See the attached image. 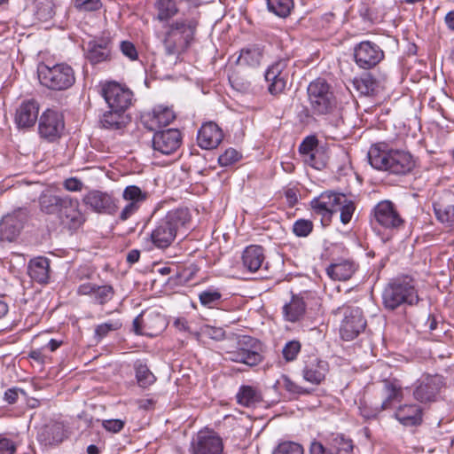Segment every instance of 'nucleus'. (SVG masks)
Instances as JSON below:
<instances>
[{"instance_id": "obj_52", "label": "nucleus", "mask_w": 454, "mask_h": 454, "mask_svg": "<svg viewBox=\"0 0 454 454\" xmlns=\"http://www.w3.org/2000/svg\"><path fill=\"white\" fill-rule=\"evenodd\" d=\"M301 345L298 340H290L283 348L282 354L286 362L296 359L301 351Z\"/></svg>"}, {"instance_id": "obj_42", "label": "nucleus", "mask_w": 454, "mask_h": 454, "mask_svg": "<svg viewBox=\"0 0 454 454\" xmlns=\"http://www.w3.org/2000/svg\"><path fill=\"white\" fill-rule=\"evenodd\" d=\"M134 368L136 372V379L140 387H147L155 382V376L145 364L141 361H137Z\"/></svg>"}, {"instance_id": "obj_8", "label": "nucleus", "mask_w": 454, "mask_h": 454, "mask_svg": "<svg viewBox=\"0 0 454 454\" xmlns=\"http://www.w3.org/2000/svg\"><path fill=\"white\" fill-rule=\"evenodd\" d=\"M333 314L343 317L340 325V334L344 340L349 341L356 339L366 327V319L359 307L342 305L334 309Z\"/></svg>"}, {"instance_id": "obj_27", "label": "nucleus", "mask_w": 454, "mask_h": 454, "mask_svg": "<svg viewBox=\"0 0 454 454\" xmlns=\"http://www.w3.org/2000/svg\"><path fill=\"white\" fill-rule=\"evenodd\" d=\"M77 294L89 295L97 304L104 305L114 298L115 292L111 285L98 286L92 283H84L78 286Z\"/></svg>"}, {"instance_id": "obj_20", "label": "nucleus", "mask_w": 454, "mask_h": 454, "mask_svg": "<svg viewBox=\"0 0 454 454\" xmlns=\"http://www.w3.org/2000/svg\"><path fill=\"white\" fill-rule=\"evenodd\" d=\"M287 59H278L270 65L265 72V80L268 82V90L272 95L284 91L287 82L286 68Z\"/></svg>"}, {"instance_id": "obj_58", "label": "nucleus", "mask_w": 454, "mask_h": 454, "mask_svg": "<svg viewBox=\"0 0 454 454\" xmlns=\"http://www.w3.org/2000/svg\"><path fill=\"white\" fill-rule=\"evenodd\" d=\"M120 49L121 53L130 60H136L138 57L137 51L134 43L129 41H122L121 43Z\"/></svg>"}, {"instance_id": "obj_33", "label": "nucleus", "mask_w": 454, "mask_h": 454, "mask_svg": "<svg viewBox=\"0 0 454 454\" xmlns=\"http://www.w3.org/2000/svg\"><path fill=\"white\" fill-rule=\"evenodd\" d=\"M28 275L40 284H46L50 278V261L46 257L38 256L28 262Z\"/></svg>"}, {"instance_id": "obj_37", "label": "nucleus", "mask_w": 454, "mask_h": 454, "mask_svg": "<svg viewBox=\"0 0 454 454\" xmlns=\"http://www.w3.org/2000/svg\"><path fill=\"white\" fill-rule=\"evenodd\" d=\"M64 201V196H59L51 192H43L39 197V206L42 212L58 215Z\"/></svg>"}, {"instance_id": "obj_35", "label": "nucleus", "mask_w": 454, "mask_h": 454, "mask_svg": "<svg viewBox=\"0 0 454 454\" xmlns=\"http://www.w3.org/2000/svg\"><path fill=\"white\" fill-rule=\"evenodd\" d=\"M237 402L245 407L254 408L262 403L260 389L253 386H241L236 395Z\"/></svg>"}, {"instance_id": "obj_28", "label": "nucleus", "mask_w": 454, "mask_h": 454, "mask_svg": "<svg viewBox=\"0 0 454 454\" xmlns=\"http://www.w3.org/2000/svg\"><path fill=\"white\" fill-rule=\"evenodd\" d=\"M436 218L448 226L454 224V195L447 193L434 202Z\"/></svg>"}, {"instance_id": "obj_30", "label": "nucleus", "mask_w": 454, "mask_h": 454, "mask_svg": "<svg viewBox=\"0 0 454 454\" xmlns=\"http://www.w3.org/2000/svg\"><path fill=\"white\" fill-rule=\"evenodd\" d=\"M65 438L64 426L61 423H52L44 426L37 434V440L44 446L57 445Z\"/></svg>"}, {"instance_id": "obj_36", "label": "nucleus", "mask_w": 454, "mask_h": 454, "mask_svg": "<svg viewBox=\"0 0 454 454\" xmlns=\"http://www.w3.org/2000/svg\"><path fill=\"white\" fill-rule=\"evenodd\" d=\"M383 392L385 400L380 404V410L390 408L392 402H401L403 399L402 386L396 380H385L383 381Z\"/></svg>"}, {"instance_id": "obj_60", "label": "nucleus", "mask_w": 454, "mask_h": 454, "mask_svg": "<svg viewBox=\"0 0 454 454\" xmlns=\"http://www.w3.org/2000/svg\"><path fill=\"white\" fill-rule=\"evenodd\" d=\"M63 187L68 192H81L83 183L77 177H69L63 182Z\"/></svg>"}, {"instance_id": "obj_9", "label": "nucleus", "mask_w": 454, "mask_h": 454, "mask_svg": "<svg viewBox=\"0 0 454 454\" xmlns=\"http://www.w3.org/2000/svg\"><path fill=\"white\" fill-rule=\"evenodd\" d=\"M101 94L110 109L125 112L133 102L134 94L126 86L116 82H108L103 85Z\"/></svg>"}, {"instance_id": "obj_49", "label": "nucleus", "mask_w": 454, "mask_h": 454, "mask_svg": "<svg viewBox=\"0 0 454 454\" xmlns=\"http://www.w3.org/2000/svg\"><path fill=\"white\" fill-rule=\"evenodd\" d=\"M303 447L295 442H280L274 450L273 454H303Z\"/></svg>"}, {"instance_id": "obj_5", "label": "nucleus", "mask_w": 454, "mask_h": 454, "mask_svg": "<svg viewBox=\"0 0 454 454\" xmlns=\"http://www.w3.org/2000/svg\"><path fill=\"white\" fill-rule=\"evenodd\" d=\"M226 360L254 367L263 360L262 345L257 339L243 335L239 338L237 346L226 352Z\"/></svg>"}, {"instance_id": "obj_34", "label": "nucleus", "mask_w": 454, "mask_h": 454, "mask_svg": "<svg viewBox=\"0 0 454 454\" xmlns=\"http://www.w3.org/2000/svg\"><path fill=\"white\" fill-rule=\"evenodd\" d=\"M356 270V266L353 261L341 260L338 262L330 264L326 268L327 275L333 280H348Z\"/></svg>"}, {"instance_id": "obj_17", "label": "nucleus", "mask_w": 454, "mask_h": 454, "mask_svg": "<svg viewBox=\"0 0 454 454\" xmlns=\"http://www.w3.org/2000/svg\"><path fill=\"white\" fill-rule=\"evenodd\" d=\"M182 143V136L176 129H168L153 134L152 144L155 152L164 155L175 153Z\"/></svg>"}, {"instance_id": "obj_31", "label": "nucleus", "mask_w": 454, "mask_h": 454, "mask_svg": "<svg viewBox=\"0 0 454 454\" xmlns=\"http://www.w3.org/2000/svg\"><path fill=\"white\" fill-rule=\"evenodd\" d=\"M264 259L263 248L257 245L247 247L241 257L243 267L250 272H256L262 267Z\"/></svg>"}, {"instance_id": "obj_46", "label": "nucleus", "mask_w": 454, "mask_h": 454, "mask_svg": "<svg viewBox=\"0 0 454 454\" xmlns=\"http://www.w3.org/2000/svg\"><path fill=\"white\" fill-rule=\"evenodd\" d=\"M157 9V18L160 21L168 20L178 12V9L174 0H159Z\"/></svg>"}, {"instance_id": "obj_24", "label": "nucleus", "mask_w": 454, "mask_h": 454, "mask_svg": "<svg viewBox=\"0 0 454 454\" xmlns=\"http://www.w3.org/2000/svg\"><path fill=\"white\" fill-rule=\"evenodd\" d=\"M39 114V104L35 99L23 100L16 108L14 121L19 129L33 127Z\"/></svg>"}, {"instance_id": "obj_56", "label": "nucleus", "mask_w": 454, "mask_h": 454, "mask_svg": "<svg viewBox=\"0 0 454 454\" xmlns=\"http://www.w3.org/2000/svg\"><path fill=\"white\" fill-rule=\"evenodd\" d=\"M74 6L79 11L94 12L101 8L100 0H75Z\"/></svg>"}, {"instance_id": "obj_44", "label": "nucleus", "mask_w": 454, "mask_h": 454, "mask_svg": "<svg viewBox=\"0 0 454 454\" xmlns=\"http://www.w3.org/2000/svg\"><path fill=\"white\" fill-rule=\"evenodd\" d=\"M268 10L280 18L290 15L294 9V0H266Z\"/></svg>"}, {"instance_id": "obj_39", "label": "nucleus", "mask_w": 454, "mask_h": 454, "mask_svg": "<svg viewBox=\"0 0 454 454\" xmlns=\"http://www.w3.org/2000/svg\"><path fill=\"white\" fill-rule=\"evenodd\" d=\"M125 112H117L114 109L106 112L101 119L102 127L112 130H121L126 125Z\"/></svg>"}, {"instance_id": "obj_7", "label": "nucleus", "mask_w": 454, "mask_h": 454, "mask_svg": "<svg viewBox=\"0 0 454 454\" xmlns=\"http://www.w3.org/2000/svg\"><path fill=\"white\" fill-rule=\"evenodd\" d=\"M308 96L315 114H329L336 107V98L329 83L323 78H317L308 86Z\"/></svg>"}, {"instance_id": "obj_26", "label": "nucleus", "mask_w": 454, "mask_h": 454, "mask_svg": "<svg viewBox=\"0 0 454 454\" xmlns=\"http://www.w3.org/2000/svg\"><path fill=\"white\" fill-rule=\"evenodd\" d=\"M223 137L222 129L215 122L204 123L198 131L197 141L200 148L211 150L216 148Z\"/></svg>"}, {"instance_id": "obj_48", "label": "nucleus", "mask_w": 454, "mask_h": 454, "mask_svg": "<svg viewBox=\"0 0 454 454\" xmlns=\"http://www.w3.org/2000/svg\"><path fill=\"white\" fill-rule=\"evenodd\" d=\"M340 206L338 211H340V222L343 224L348 223L353 216V214L356 210L355 203L348 200L346 195L344 194V200H340Z\"/></svg>"}, {"instance_id": "obj_14", "label": "nucleus", "mask_w": 454, "mask_h": 454, "mask_svg": "<svg viewBox=\"0 0 454 454\" xmlns=\"http://www.w3.org/2000/svg\"><path fill=\"white\" fill-rule=\"evenodd\" d=\"M354 58L359 67L370 69L383 59L384 51L378 44L370 41H364L354 48Z\"/></svg>"}, {"instance_id": "obj_6", "label": "nucleus", "mask_w": 454, "mask_h": 454, "mask_svg": "<svg viewBox=\"0 0 454 454\" xmlns=\"http://www.w3.org/2000/svg\"><path fill=\"white\" fill-rule=\"evenodd\" d=\"M38 78L43 86L54 90H67L75 82L73 68L65 63L52 67L41 64L38 67Z\"/></svg>"}, {"instance_id": "obj_1", "label": "nucleus", "mask_w": 454, "mask_h": 454, "mask_svg": "<svg viewBox=\"0 0 454 454\" xmlns=\"http://www.w3.org/2000/svg\"><path fill=\"white\" fill-rule=\"evenodd\" d=\"M371 166L378 170L387 171L397 176L409 174L415 167L412 155L403 150H381L372 145L368 152Z\"/></svg>"}, {"instance_id": "obj_61", "label": "nucleus", "mask_w": 454, "mask_h": 454, "mask_svg": "<svg viewBox=\"0 0 454 454\" xmlns=\"http://www.w3.org/2000/svg\"><path fill=\"white\" fill-rule=\"evenodd\" d=\"M103 427L111 433H119L124 427V421L121 419H107L104 420Z\"/></svg>"}, {"instance_id": "obj_43", "label": "nucleus", "mask_w": 454, "mask_h": 454, "mask_svg": "<svg viewBox=\"0 0 454 454\" xmlns=\"http://www.w3.org/2000/svg\"><path fill=\"white\" fill-rule=\"evenodd\" d=\"M328 159L327 150L325 147L320 146L319 149L305 157L303 160L311 168L321 170L326 167Z\"/></svg>"}, {"instance_id": "obj_22", "label": "nucleus", "mask_w": 454, "mask_h": 454, "mask_svg": "<svg viewBox=\"0 0 454 454\" xmlns=\"http://www.w3.org/2000/svg\"><path fill=\"white\" fill-rule=\"evenodd\" d=\"M63 129L64 121L59 113L51 109L43 113L38 126L41 137L53 141L59 137Z\"/></svg>"}, {"instance_id": "obj_11", "label": "nucleus", "mask_w": 454, "mask_h": 454, "mask_svg": "<svg viewBox=\"0 0 454 454\" xmlns=\"http://www.w3.org/2000/svg\"><path fill=\"white\" fill-rule=\"evenodd\" d=\"M372 217L380 226L387 230L398 231L404 224L395 205L390 200L380 201L372 210Z\"/></svg>"}, {"instance_id": "obj_54", "label": "nucleus", "mask_w": 454, "mask_h": 454, "mask_svg": "<svg viewBox=\"0 0 454 454\" xmlns=\"http://www.w3.org/2000/svg\"><path fill=\"white\" fill-rule=\"evenodd\" d=\"M281 380L283 387L290 394L301 395H309L310 393L308 389L299 386L286 375H283Z\"/></svg>"}, {"instance_id": "obj_19", "label": "nucleus", "mask_w": 454, "mask_h": 454, "mask_svg": "<svg viewBox=\"0 0 454 454\" xmlns=\"http://www.w3.org/2000/svg\"><path fill=\"white\" fill-rule=\"evenodd\" d=\"M113 43L108 36L94 38L87 43L85 58L91 65L106 62L111 59Z\"/></svg>"}, {"instance_id": "obj_12", "label": "nucleus", "mask_w": 454, "mask_h": 454, "mask_svg": "<svg viewBox=\"0 0 454 454\" xmlns=\"http://www.w3.org/2000/svg\"><path fill=\"white\" fill-rule=\"evenodd\" d=\"M167 326L164 316L159 312H144L133 321V328L136 333L150 337L158 336Z\"/></svg>"}, {"instance_id": "obj_2", "label": "nucleus", "mask_w": 454, "mask_h": 454, "mask_svg": "<svg viewBox=\"0 0 454 454\" xmlns=\"http://www.w3.org/2000/svg\"><path fill=\"white\" fill-rule=\"evenodd\" d=\"M419 301L416 281L409 276L391 279L382 292V304L390 311L403 306L417 305Z\"/></svg>"}, {"instance_id": "obj_59", "label": "nucleus", "mask_w": 454, "mask_h": 454, "mask_svg": "<svg viewBox=\"0 0 454 454\" xmlns=\"http://www.w3.org/2000/svg\"><path fill=\"white\" fill-rule=\"evenodd\" d=\"M140 207L136 203L127 202L120 213L119 219L122 222L128 220L138 211Z\"/></svg>"}, {"instance_id": "obj_63", "label": "nucleus", "mask_w": 454, "mask_h": 454, "mask_svg": "<svg viewBox=\"0 0 454 454\" xmlns=\"http://www.w3.org/2000/svg\"><path fill=\"white\" fill-rule=\"evenodd\" d=\"M310 454H333L331 448H325L319 442H313L310 445Z\"/></svg>"}, {"instance_id": "obj_23", "label": "nucleus", "mask_w": 454, "mask_h": 454, "mask_svg": "<svg viewBox=\"0 0 454 454\" xmlns=\"http://www.w3.org/2000/svg\"><path fill=\"white\" fill-rule=\"evenodd\" d=\"M82 201L91 210L99 214L114 215L117 209L114 199L109 193L98 190L89 192Z\"/></svg>"}, {"instance_id": "obj_18", "label": "nucleus", "mask_w": 454, "mask_h": 454, "mask_svg": "<svg viewBox=\"0 0 454 454\" xmlns=\"http://www.w3.org/2000/svg\"><path fill=\"white\" fill-rule=\"evenodd\" d=\"M303 379L311 384L319 385L325 380L329 372V364L325 360L316 355H309L303 358Z\"/></svg>"}, {"instance_id": "obj_50", "label": "nucleus", "mask_w": 454, "mask_h": 454, "mask_svg": "<svg viewBox=\"0 0 454 454\" xmlns=\"http://www.w3.org/2000/svg\"><path fill=\"white\" fill-rule=\"evenodd\" d=\"M313 231V223L307 219H298L293 224V232L297 237H308Z\"/></svg>"}, {"instance_id": "obj_41", "label": "nucleus", "mask_w": 454, "mask_h": 454, "mask_svg": "<svg viewBox=\"0 0 454 454\" xmlns=\"http://www.w3.org/2000/svg\"><path fill=\"white\" fill-rule=\"evenodd\" d=\"M262 58V50L257 46H251L240 51L237 61L240 64L254 67L260 65Z\"/></svg>"}, {"instance_id": "obj_13", "label": "nucleus", "mask_w": 454, "mask_h": 454, "mask_svg": "<svg viewBox=\"0 0 454 454\" xmlns=\"http://www.w3.org/2000/svg\"><path fill=\"white\" fill-rule=\"evenodd\" d=\"M59 223L69 230H77L85 222L77 199L64 196V201L57 215Z\"/></svg>"}, {"instance_id": "obj_10", "label": "nucleus", "mask_w": 454, "mask_h": 454, "mask_svg": "<svg viewBox=\"0 0 454 454\" xmlns=\"http://www.w3.org/2000/svg\"><path fill=\"white\" fill-rule=\"evenodd\" d=\"M189 451L191 454H222L223 442L213 430H200L192 437Z\"/></svg>"}, {"instance_id": "obj_47", "label": "nucleus", "mask_w": 454, "mask_h": 454, "mask_svg": "<svg viewBox=\"0 0 454 454\" xmlns=\"http://www.w3.org/2000/svg\"><path fill=\"white\" fill-rule=\"evenodd\" d=\"M200 303L207 308H215L219 305L222 294L217 290L207 289L199 294Z\"/></svg>"}, {"instance_id": "obj_16", "label": "nucleus", "mask_w": 454, "mask_h": 454, "mask_svg": "<svg viewBox=\"0 0 454 454\" xmlns=\"http://www.w3.org/2000/svg\"><path fill=\"white\" fill-rule=\"evenodd\" d=\"M26 221L27 213L23 209L4 215L0 222V239L8 242L14 241L20 234Z\"/></svg>"}, {"instance_id": "obj_51", "label": "nucleus", "mask_w": 454, "mask_h": 454, "mask_svg": "<svg viewBox=\"0 0 454 454\" xmlns=\"http://www.w3.org/2000/svg\"><path fill=\"white\" fill-rule=\"evenodd\" d=\"M317 149H319L317 138L315 136H308L301 143L299 146V153L304 159Z\"/></svg>"}, {"instance_id": "obj_62", "label": "nucleus", "mask_w": 454, "mask_h": 454, "mask_svg": "<svg viewBox=\"0 0 454 454\" xmlns=\"http://www.w3.org/2000/svg\"><path fill=\"white\" fill-rule=\"evenodd\" d=\"M20 394L24 395L25 392L20 388L12 387L4 392V398L9 404H13L17 402Z\"/></svg>"}, {"instance_id": "obj_25", "label": "nucleus", "mask_w": 454, "mask_h": 454, "mask_svg": "<svg viewBox=\"0 0 454 454\" xmlns=\"http://www.w3.org/2000/svg\"><path fill=\"white\" fill-rule=\"evenodd\" d=\"M175 118V113L171 108L157 106L152 112H148L142 116V122L147 129L155 130L162 126H168Z\"/></svg>"}, {"instance_id": "obj_55", "label": "nucleus", "mask_w": 454, "mask_h": 454, "mask_svg": "<svg viewBox=\"0 0 454 454\" xmlns=\"http://www.w3.org/2000/svg\"><path fill=\"white\" fill-rule=\"evenodd\" d=\"M240 159L239 153L233 149L229 148L225 150V152L221 154L218 158V162L223 167L231 166L233 163L237 162Z\"/></svg>"}, {"instance_id": "obj_64", "label": "nucleus", "mask_w": 454, "mask_h": 454, "mask_svg": "<svg viewBox=\"0 0 454 454\" xmlns=\"http://www.w3.org/2000/svg\"><path fill=\"white\" fill-rule=\"evenodd\" d=\"M359 409L360 414L366 419H375L377 415L382 411L380 410V407L370 410L366 406H361Z\"/></svg>"}, {"instance_id": "obj_32", "label": "nucleus", "mask_w": 454, "mask_h": 454, "mask_svg": "<svg viewBox=\"0 0 454 454\" xmlns=\"http://www.w3.org/2000/svg\"><path fill=\"white\" fill-rule=\"evenodd\" d=\"M395 418L403 426H419L422 422V409L417 404H404L396 410Z\"/></svg>"}, {"instance_id": "obj_45", "label": "nucleus", "mask_w": 454, "mask_h": 454, "mask_svg": "<svg viewBox=\"0 0 454 454\" xmlns=\"http://www.w3.org/2000/svg\"><path fill=\"white\" fill-rule=\"evenodd\" d=\"M122 198L127 202H132L141 206V204L147 200L148 192L142 191L137 185H129L124 189Z\"/></svg>"}, {"instance_id": "obj_29", "label": "nucleus", "mask_w": 454, "mask_h": 454, "mask_svg": "<svg viewBox=\"0 0 454 454\" xmlns=\"http://www.w3.org/2000/svg\"><path fill=\"white\" fill-rule=\"evenodd\" d=\"M353 84L356 90L364 96H375L384 90V79H377L372 74H364L355 78Z\"/></svg>"}, {"instance_id": "obj_15", "label": "nucleus", "mask_w": 454, "mask_h": 454, "mask_svg": "<svg viewBox=\"0 0 454 454\" xmlns=\"http://www.w3.org/2000/svg\"><path fill=\"white\" fill-rule=\"evenodd\" d=\"M442 385L441 376L423 375L416 381L413 396L420 403L434 402Z\"/></svg>"}, {"instance_id": "obj_57", "label": "nucleus", "mask_w": 454, "mask_h": 454, "mask_svg": "<svg viewBox=\"0 0 454 454\" xmlns=\"http://www.w3.org/2000/svg\"><path fill=\"white\" fill-rule=\"evenodd\" d=\"M17 443L7 438L4 434H0V454H15L17 451Z\"/></svg>"}, {"instance_id": "obj_3", "label": "nucleus", "mask_w": 454, "mask_h": 454, "mask_svg": "<svg viewBox=\"0 0 454 454\" xmlns=\"http://www.w3.org/2000/svg\"><path fill=\"white\" fill-rule=\"evenodd\" d=\"M190 221L187 208H176L168 211L159 219L150 233V241L160 249L168 247L175 240L177 231Z\"/></svg>"}, {"instance_id": "obj_21", "label": "nucleus", "mask_w": 454, "mask_h": 454, "mask_svg": "<svg viewBox=\"0 0 454 454\" xmlns=\"http://www.w3.org/2000/svg\"><path fill=\"white\" fill-rule=\"evenodd\" d=\"M344 200L343 193L327 191L322 192L318 197L314 198L310 205L316 214L330 220L332 215L338 211L340 203V200Z\"/></svg>"}, {"instance_id": "obj_38", "label": "nucleus", "mask_w": 454, "mask_h": 454, "mask_svg": "<svg viewBox=\"0 0 454 454\" xmlns=\"http://www.w3.org/2000/svg\"><path fill=\"white\" fill-rule=\"evenodd\" d=\"M306 306L302 298L293 296L289 303L283 307L285 318L289 322L299 321L305 313Z\"/></svg>"}, {"instance_id": "obj_53", "label": "nucleus", "mask_w": 454, "mask_h": 454, "mask_svg": "<svg viewBox=\"0 0 454 454\" xmlns=\"http://www.w3.org/2000/svg\"><path fill=\"white\" fill-rule=\"evenodd\" d=\"M121 327V323L118 320L110 321L97 325L95 329V334L99 339L106 336L110 332L116 331Z\"/></svg>"}, {"instance_id": "obj_40", "label": "nucleus", "mask_w": 454, "mask_h": 454, "mask_svg": "<svg viewBox=\"0 0 454 454\" xmlns=\"http://www.w3.org/2000/svg\"><path fill=\"white\" fill-rule=\"evenodd\" d=\"M332 453L349 454L353 450V442L340 434H333L328 440Z\"/></svg>"}, {"instance_id": "obj_4", "label": "nucleus", "mask_w": 454, "mask_h": 454, "mask_svg": "<svg viewBox=\"0 0 454 454\" xmlns=\"http://www.w3.org/2000/svg\"><path fill=\"white\" fill-rule=\"evenodd\" d=\"M197 21L193 19H179L165 26L161 35L167 55H178L184 51L193 39Z\"/></svg>"}]
</instances>
